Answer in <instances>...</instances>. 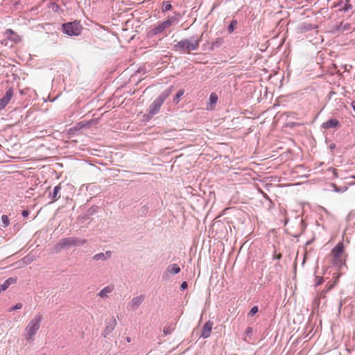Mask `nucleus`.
Returning <instances> with one entry per match:
<instances>
[{
    "mask_svg": "<svg viewBox=\"0 0 355 355\" xmlns=\"http://www.w3.org/2000/svg\"><path fill=\"white\" fill-rule=\"evenodd\" d=\"M178 21V18L175 16H172L168 17L164 21H158L156 24L151 26L147 33L146 37L148 39H151L155 37L156 35H163L166 36V29L171 26L173 24Z\"/></svg>",
    "mask_w": 355,
    "mask_h": 355,
    "instance_id": "1",
    "label": "nucleus"
},
{
    "mask_svg": "<svg viewBox=\"0 0 355 355\" xmlns=\"http://www.w3.org/2000/svg\"><path fill=\"white\" fill-rule=\"evenodd\" d=\"M213 322L211 321H207L203 326L202 330L201 332L200 337L203 338H209L211 334L212 328H213Z\"/></svg>",
    "mask_w": 355,
    "mask_h": 355,
    "instance_id": "10",
    "label": "nucleus"
},
{
    "mask_svg": "<svg viewBox=\"0 0 355 355\" xmlns=\"http://www.w3.org/2000/svg\"><path fill=\"white\" fill-rule=\"evenodd\" d=\"M217 101L218 95L216 93L212 92L209 96L207 110H212L213 107L215 106L216 103H217Z\"/></svg>",
    "mask_w": 355,
    "mask_h": 355,
    "instance_id": "16",
    "label": "nucleus"
},
{
    "mask_svg": "<svg viewBox=\"0 0 355 355\" xmlns=\"http://www.w3.org/2000/svg\"><path fill=\"white\" fill-rule=\"evenodd\" d=\"M340 277V273H339V272L334 273L333 275V279H334L333 283H335V284H336L339 280Z\"/></svg>",
    "mask_w": 355,
    "mask_h": 355,
    "instance_id": "32",
    "label": "nucleus"
},
{
    "mask_svg": "<svg viewBox=\"0 0 355 355\" xmlns=\"http://www.w3.org/2000/svg\"><path fill=\"white\" fill-rule=\"evenodd\" d=\"M328 292L326 291V289H323L322 291H321L320 292L318 293L315 298V303H317L318 304H320V300L322 299H324L325 297H326V294Z\"/></svg>",
    "mask_w": 355,
    "mask_h": 355,
    "instance_id": "19",
    "label": "nucleus"
},
{
    "mask_svg": "<svg viewBox=\"0 0 355 355\" xmlns=\"http://www.w3.org/2000/svg\"><path fill=\"white\" fill-rule=\"evenodd\" d=\"M336 7H338L339 10L344 11H347L353 8L349 0H340L336 4Z\"/></svg>",
    "mask_w": 355,
    "mask_h": 355,
    "instance_id": "12",
    "label": "nucleus"
},
{
    "mask_svg": "<svg viewBox=\"0 0 355 355\" xmlns=\"http://www.w3.org/2000/svg\"><path fill=\"white\" fill-rule=\"evenodd\" d=\"M21 214L24 217H27L29 214V211L28 210H24Z\"/></svg>",
    "mask_w": 355,
    "mask_h": 355,
    "instance_id": "36",
    "label": "nucleus"
},
{
    "mask_svg": "<svg viewBox=\"0 0 355 355\" xmlns=\"http://www.w3.org/2000/svg\"><path fill=\"white\" fill-rule=\"evenodd\" d=\"M315 286L317 287L318 286H320V284H322L323 283V277H316V279H315Z\"/></svg>",
    "mask_w": 355,
    "mask_h": 355,
    "instance_id": "31",
    "label": "nucleus"
},
{
    "mask_svg": "<svg viewBox=\"0 0 355 355\" xmlns=\"http://www.w3.org/2000/svg\"><path fill=\"white\" fill-rule=\"evenodd\" d=\"M93 259L96 260V261L105 260L106 259L105 254L104 253L96 254L93 257Z\"/></svg>",
    "mask_w": 355,
    "mask_h": 355,
    "instance_id": "27",
    "label": "nucleus"
},
{
    "mask_svg": "<svg viewBox=\"0 0 355 355\" xmlns=\"http://www.w3.org/2000/svg\"><path fill=\"white\" fill-rule=\"evenodd\" d=\"M335 283H331V282H328L327 284H326V286H325V289L327 292H329L330 290H331L334 286H335Z\"/></svg>",
    "mask_w": 355,
    "mask_h": 355,
    "instance_id": "33",
    "label": "nucleus"
},
{
    "mask_svg": "<svg viewBox=\"0 0 355 355\" xmlns=\"http://www.w3.org/2000/svg\"><path fill=\"white\" fill-rule=\"evenodd\" d=\"M351 105H352L353 110L355 112V101H352Z\"/></svg>",
    "mask_w": 355,
    "mask_h": 355,
    "instance_id": "38",
    "label": "nucleus"
},
{
    "mask_svg": "<svg viewBox=\"0 0 355 355\" xmlns=\"http://www.w3.org/2000/svg\"><path fill=\"white\" fill-rule=\"evenodd\" d=\"M61 190V187L60 184L55 186L53 189V191L52 193H50L49 197L51 198L52 202H55L58 200L60 196V191Z\"/></svg>",
    "mask_w": 355,
    "mask_h": 355,
    "instance_id": "15",
    "label": "nucleus"
},
{
    "mask_svg": "<svg viewBox=\"0 0 355 355\" xmlns=\"http://www.w3.org/2000/svg\"><path fill=\"white\" fill-rule=\"evenodd\" d=\"M1 221L3 223V227H7L10 224V220H9L8 216H6V215H3L1 216Z\"/></svg>",
    "mask_w": 355,
    "mask_h": 355,
    "instance_id": "26",
    "label": "nucleus"
},
{
    "mask_svg": "<svg viewBox=\"0 0 355 355\" xmlns=\"http://www.w3.org/2000/svg\"><path fill=\"white\" fill-rule=\"evenodd\" d=\"M171 9H172V5L171 4V3L169 1L163 2L162 7V11L163 12L171 10Z\"/></svg>",
    "mask_w": 355,
    "mask_h": 355,
    "instance_id": "23",
    "label": "nucleus"
},
{
    "mask_svg": "<svg viewBox=\"0 0 355 355\" xmlns=\"http://www.w3.org/2000/svg\"><path fill=\"white\" fill-rule=\"evenodd\" d=\"M236 24H237V22L236 20H233L231 21L230 24L228 26L229 33H231L234 31Z\"/></svg>",
    "mask_w": 355,
    "mask_h": 355,
    "instance_id": "28",
    "label": "nucleus"
},
{
    "mask_svg": "<svg viewBox=\"0 0 355 355\" xmlns=\"http://www.w3.org/2000/svg\"><path fill=\"white\" fill-rule=\"evenodd\" d=\"M172 92V87L168 88L153 102L149 107V114L150 115H155L158 113L161 106L162 105L164 101L168 97Z\"/></svg>",
    "mask_w": 355,
    "mask_h": 355,
    "instance_id": "4",
    "label": "nucleus"
},
{
    "mask_svg": "<svg viewBox=\"0 0 355 355\" xmlns=\"http://www.w3.org/2000/svg\"><path fill=\"white\" fill-rule=\"evenodd\" d=\"M174 329L175 325L171 324L168 326H166L163 329V332L165 335H167L170 334Z\"/></svg>",
    "mask_w": 355,
    "mask_h": 355,
    "instance_id": "24",
    "label": "nucleus"
},
{
    "mask_svg": "<svg viewBox=\"0 0 355 355\" xmlns=\"http://www.w3.org/2000/svg\"><path fill=\"white\" fill-rule=\"evenodd\" d=\"M199 43L196 40H183L175 44V48L178 50L189 53L196 50L198 47Z\"/></svg>",
    "mask_w": 355,
    "mask_h": 355,
    "instance_id": "6",
    "label": "nucleus"
},
{
    "mask_svg": "<svg viewBox=\"0 0 355 355\" xmlns=\"http://www.w3.org/2000/svg\"><path fill=\"white\" fill-rule=\"evenodd\" d=\"M105 254V257H106V259L110 258L111 257V254H112V252L110 251H107L105 253H104Z\"/></svg>",
    "mask_w": 355,
    "mask_h": 355,
    "instance_id": "37",
    "label": "nucleus"
},
{
    "mask_svg": "<svg viewBox=\"0 0 355 355\" xmlns=\"http://www.w3.org/2000/svg\"><path fill=\"white\" fill-rule=\"evenodd\" d=\"M116 321L114 318H112V320L109 322V324L107 325L105 332L106 334L110 333L116 327Z\"/></svg>",
    "mask_w": 355,
    "mask_h": 355,
    "instance_id": "20",
    "label": "nucleus"
},
{
    "mask_svg": "<svg viewBox=\"0 0 355 355\" xmlns=\"http://www.w3.org/2000/svg\"><path fill=\"white\" fill-rule=\"evenodd\" d=\"M43 319L40 313H37L31 319L25 328V339L27 341H33L35 336L40 328V324Z\"/></svg>",
    "mask_w": 355,
    "mask_h": 355,
    "instance_id": "3",
    "label": "nucleus"
},
{
    "mask_svg": "<svg viewBox=\"0 0 355 355\" xmlns=\"http://www.w3.org/2000/svg\"><path fill=\"white\" fill-rule=\"evenodd\" d=\"M23 306V304L21 303H17L14 306L12 307H10L9 309H8V311L9 312H11V311H15V310H18V309H21Z\"/></svg>",
    "mask_w": 355,
    "mask_h": 355,
    "instance_id": "29",
    "label": "nucleus"
},
{
    "mask_svg": "<svg viewBox=\"0 0 355 355\" xmlns=\"http://www.w3.org/2000/svg\"><path fill=\"white\" fill-rule=\"evenodd\" d=\"M184 93V89H180L175 94V96L173 98V102L175 104H178L180 102V98L183 96Z\"/></svg>",
    "mask_w": 355,
    "mask_h": 355,
    "instance_id": "22",
    "label": "nucleus"
},
{
    "mask_svg": "<svg viewBox=\"0 0 355 355\" xmlns=\"http://www.w3.org/2000/svg\"><path fill=\"white\" fill-rule=\"evenodd\" d=\"M339 125V121L336 119H331L322 124L324 129H329L336 128Z\"/></svg>",
    "mask_w": 355,
    "mask_h": 355,
    "instance_id": "14",
    "label": "nucleus"
},
{
    "mask_svg": "<svg viewBox=\"0 0 355 355\" xmlns=\"http://www.w3.org/2000/svg\"><path fill=\"white\" fill-rule=\"evenodd\" d=\"M4 35L6 38L15 44L21 42V37L12 29H6L4 32Z\"/></svg>",
    "mask_w": 355,
    "mask_h": 355,
    "instance_id": "9",
    "label": "nucleus"
},
{
    "mask_svg": "<svg viewBox=\"0 0 355 355\" xmlns=\"http://www.w3.org/2000/svg\"><path fill=\"white\" fill-rule=\"evenodd\" d=\"M252 334H253V329L252 327H248L246 328V329L245 330V332H244V335L245 336V338H244L245 340H246V338H250L252 336Z\"/></svg>",
    "mask_w": 355,
    "mask_h": 355,
    "instance_id": "25",
    "label": "nucleus"
},
{
    "mask_svg": "<svg viewBox=\"0 0 355 355\" xmlns=\"http://www.w3.org/2000/svg\"><path fill=\"white\" fill-rule=\"evenodd\" d=\"M16 282V279L9 278L4 283L0 285V292L6 290L10 284H13Z\"/></svg>",
    "mask_w": 355,
    "mask_h": 355,
    "instance_id": "17",
    "label": "nucleus"
},
{
    "mask_svg": "<svg viewBox=\"0 0 355 355\" xmlns=\"http://www.w3.org/2000/svg\"><path fill=\"white\" fill-rule=\"evenodd\" d=\"M114 289V285H109L103 288L99 293L98 296L101 298H105L108 297V295L111 293Z\"/></svg>",
    "mask_w": 355,
    "mask_h": 355,
    "instance_id": "13",
    "label": "nucleus"
},
{
    "mask_svg": "<svg viewBox=\"0 0 355 355\" xmlns=\"http://www.w3.org/2000/svg\"><path fill=\"white\" fill-rule=\"evenodd\" d=\"M329 257L331 263L338 270L345 265L347 254L345 252V245L343 241L338 242L331 250Z\"/></svg>",
    "mask_w": 355,
    "mask_h": 355,
    "instance_id": "2",
    "label": "nucleus"
},
{
    "mask_svg": "<svg viewBox=\"0 0 355 355\" xmlns=\"http://www.w3.org/2000/svg\"><path fill=\"white\" fill-rule=\"evenodd\" d=\"M187 286H188L187 283L186 282H183L181 284V285H180V288H181L182 290H184V289H186V288H187Z\"/></svg>",
    "mask_w": 355,
    "mask_h": 355,
    "instance_id": "34",
    "label": "nucleus"
},
{
    "mask_svg": "<svg viewBox=\"0 0 355 355\" xmlns=\"http://www.w3.org/2000/svg\"><path fill=\"white\" fill-rule=\"evenodd\" d=\"M62 28V32L69 36L79 35L83 29L82 25L77 21L63 24Z\"/></svg>",
    "mask_w": 355,
    "mask_h": 355,
    "instance_id": "5",
    "label": "nucleus"
},
{
    "mask_svg": "<svg viewBox=\"0 0 355 355\" xmlns=\"http://www.w3.org/2000/svg\"><path fill=\"white\" fill-rule=\"evenodd\" d=\"M329 171H332L334 175L337 178L338 177V172H337V170L336 168H330L329 169Z\"/></svg>",
    "mask_w": 355,
    "mask_h": 355,
    "instance_id": "35",
    "label": "nucleus"
},
{
    "mask_svg": "<svg viewBox=\"0 0 355 355\" xmlns=\"http://www.w3.org/2000/svg\"><path fill=\"white\" fill-rule=\"evenodd\" d=\"M144 295H139L137 297H133L130 304L129 306L132 310H136L144 302Z\"/></svg>",
    "mask_w": 355,
    "mask_h": 355,
    "instance_id": "11",
    "label": "nucleus"
},
{
    "mask_svg": "<svg viewBox=\"0 0 355 355\" xmlns=\"http://www.w3.org/2000/svg\"><path fill=\"white\" fill-rule=\"evenodd\" d=\"M13 96L12 88H9L6 94L0 99V110L3 109L10 102Z\"/></svg>",
    "mask_w": 355,
    "mask_h": 355,
    "instance_id": "8",
    "label": "nucleus"
},
{
    "mask_svg": "<svg viewBox=\"0 0 355 355\" xmlns=\"http://www.w3.org/2000/svg\"><path fill=\"white\" fill-rule=\"evenodd\" d=\"M351 29V25L349 23H341L338 26V30L340 32L349 31Z\"/></svg>",
    "mask_w": 355,
    "mask_h": 355,
    "instance_id": "21",
    "label": "nucleus"
},
{
    "mask_svg": "<svg viewBox=\"0 0 355 355\" xmlns=\"http://www.w3.org/2000/svg\"><path fill=\"white\" fill-rule=\"evenodd\" d=\"M167 271L171 274H178L180 271V268L177 264H171L167 267Z\"/></svg>",
    "mask_w": 355,
    "mask_h": 355,
    "instance_id": "18",
    "label": "nucleus"
},
{
    "mask_svg": "<svg viewBox=\"0 0 355 355\" xmlns=\"http://www.w3.org/2000/svg\"><path fill=\"white\" fill-rule=\"evenodd\" d=\"M86 243L85 239L76 237H67L60 241L58 247L60 248H67L71 246L83 245Z\"/></svg>",
    "mask_w": 355,
    "mask_h": 355,
    "instance_id": "7",
    "label": "nucleus"
},
{
    "mask_svg": "<svg viewBox=\"0 0 355 355\" xmlns=\"http://www.w3.org/2000/svg\"><path fill=\"white\" fill-rule=\"evenodd\" d=\"M44 355H46V354H44Z\"/></svg>",
    "mask_w": 355,
    "mask_h": 355,
    "instance_id": "39",
    "label": "nucleus"
},
{
    "mask_svg": "<svg viewBox=\"0 0 355 355\" xmlns=\"http://www.w3.org/2000/svg\"><path fill=\"white\" fill-rule=\"evenodd\" d=\"M258 311H259L258 306H254L250 309V311L248 313V315H253L256 314L258 312Z\"/></svg>",
    "mask_w": 355,
    "mask_h": 355,
    "instance_id": "30",
    "label": "nucleus"
}]
</instances>
